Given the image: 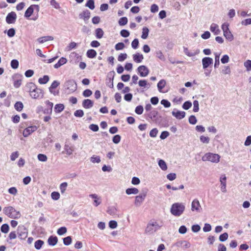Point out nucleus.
<instances>
[{
  "label": "nucleus",
  "instance_id": "obj_1",
  "mask_svg": "<svg viewBox=\"0 0 251 251\" xmlns=\"http://www.w3.org/2000/svg\"><path fill=\"white\" fill-rule=\"evenodd\" d=\"M25 90L29 93L30 96L33 99H42L44 96L43 90L37 88L33 82H30L26 84Z\"/></svg>",
  "mask_w": 251,
  "mask_h": 251
},
{
  "label": "nucleus",
  "instance_id": "obj_2",
  "mask_svg": "<svg viewBox=\"0 0 251 251\" xmlns=\"http://www.w3.org/2000/svg\"><path fill=\"white\" fill-rule=\"evenodd\" d=\"M162 226V225H159L154 220H151L147 224L145 233L148 235L153 234Z\"/></svg>",
  "mask_w": 251,
  "mask_h": 251
},
{
  "label": "nucleus",
  "instance_id": "obj_3",
  "mask_svg": "<svg viewBox=\"0 0 251 251\" xmlns=\"http://www.w3.org/2000/svg\"><path fill=\"white\" fill-rule=\"evenodd\" d=\"M3 211L5 215L11 219H17L21 216L20 211L16 210L13 207L11 206L5 207Z\"/></svg>",
  "mask_w": 251,
  "mask_h": 251
},
{
  "label": "nucleus",
  "instance_id": "obj_4",
  "mask_svg": "<svg viewBox=\"0 0 251 251\" xmlns=\"http://www.w3.org/2000/svg\"><path fill=\"white\" fill-rule=\"evenodd\" d=\"M185 207L182 203L176 202L172 205L170 212L175 216H180L184 212Z\"/></svg>",
  "mask_w": 251,
  "mask_h": 251
},
{
  "label": "nucleus",
  "instance_id": "obj_5",
  "mask_svg": "<svg viewBox=\"0 0 251 251\" xmlns=\"http://www.w3.org/2000/svg\"><path fill=\"white\" fill-rule=\"evenodd\" d=\"M220 156L218 154L211 152L206 153L201 158L203 161H209L213 163H218L220 161Z\"/></svg>",
  "mask_w": 251,
  "mask_h": 251
},
{
  "label": "nucleus",
  "instance_id": "obj_6",
  "mask_svg": "<svg viewBox=\"0 0 251 251\" xmlns=\"http://www.w3.org/2000/svg\"><path fill=\"white\" fill-rule=\"evenodd\" d=\"M17 234L21 240H25L28 235V229L24 225H19L17 228Z\"/></svg>",
  "mask_w": 251,
  "mask_h": 251
},
{
  "label": "nucleus",
  "instance_id": "obj_7",
  "mask_svg": "<svg viewBox=\"0 0 251 251\" xmlns=\"http://www.w3.org/2000/svg\"><path fill=\"white\" fill-rule=\"evenodd\" d=\"M23 76L20 74H15L12 76V80L13 81V86L16 88H19L21 84Z\"/></svg>",
  "mask_w": 251,
  "mask_h": 251
},
{
  "label": "nucleus",
  "instance_id": "obj_8",
  "mask_svg": "<svg viewBox=\"0 0 251 251\" xmlns=\"http://www.w3.org/2000/svg\"><path fill=\"white\" fill-rule=\"evenodd\" d=\"M65 86L69 90L70 93H73L77 89V84L75 80L70 79L66 81Z\"/></svg>",
  "mask_w": 251,
  "mask_h": 251
},
{
  "label": "nucleus",
  "instance_id": "obj_9",
  "mask_svg": "<svg viewBox=\"0 0 251 251\" xmlns=\"http://www.w3.org/2000/svg\"><path fill=\"white\" fill-rule=\"evenodd\" d=\"M147 190L143 191L139 195L135 197L134 204L136 206H140L144 201L147 196Z\"/></svg>",
  "mask_w": 251,
  "mask_h": 251
},
{
  "label": "nucleus",
  "instance_id": "obj_10",
  "mask_svg": "<svg viewBox=\"0 0 251 251\" xmlns=\"http://www.w3.org/2000/svg\"><path fill=\"white\" fill-rule=\"evenodd\" d=\"M138 73L141 77L147 76L149 74V70L148 67L145 65H141L137 68Z\"/></svg>",
  "mask_w": 251,
  "mask_h": 251
},
{
  "label": "nucleus",
  "instance_id": "obj_11",
  "mask_svg": "<svg viewBox=\"0 0 251 251\" xmlns=\"http://www.w3.org/2000/svg\"><path fill=\"white\" fill-rule=\"evenodd\" d=\"M17 19V15L15 12L9 13L6 17V22L8 24H14Z\"/></svg>",
  "mask_w": 251,
  "mask_h": 251
},
{
  "label": "nucleus",
  "instance_id": "obj_12",
  "mask_svg": "<svg viewBox=\"0 0 251 251\" xmlns=\"http://www.w3.org/2000/svg\"><path fill=\"white\" fill-rule=\"evenodd\" d=\"M60 85V82L57 80H54L51 83L50 86L49 87V91L51 94L54 96L59 95V91H53L54 89L57 88Z\"/></svg>",
  "mask_w": 251,
  "mask_h": 251
},
{
  "label": "nucleus",
  "instance_id": "obj_13",
  "mask_svg": "<svg viewBox=\"0 0 251 251\" xmlns=\"http://www.w3.org/2000/svg\"><path fill=\"white\" fill-rule=\"evenodd\" d=\"M38 127L36 126H28L24 130L23 135L25 137L29 136L32 132H34L37 129Z\"/></svg>",
  "mask_w": 251,
  "mask_h": 251
},
{
  "label": "nucleus",
  "instance_id": "obj_14",
  "mask_svg": "<svg viewBox=\"0 0 251 251\" xmlns=\"http://www.w3.org/2000/svg\"><path fill=\"white\" fill-rule=\"evenodd\" d=\"M213 59L209 57H205L202 59V64L203 68L205 69L207 68L210 65L213 64Z\"/></svg>",
  "mask_w": 251,
  "mask_h": 251
},
{
  "label": "nucleus",
  "instance_id": "obj_15",
  "mask_svg": "<svg viewBox=\"0 0 251 251\" xmlns=\"http://www.w3.org/2000/svg\"><path fill=\"white\" fill-rule=\"evenodd\" d=\"M201 209V206L200 205L199 200L197 199H194L191 204V210L192 211H196L197 212H200Z\"/></svg>",
  "mask_w": 251,
  "mask_h": 251
},
{
  "label": "nucleus",
  "instance_id": "obj_16",
  "mask_svg": "<svg viewBox=\"0 0 251 251\" xmlns=\"http://www.w3.org/2000/svg\"><path fill=\"white\" fill-rule=\"evenodd\" d=\"M172 115L175 116L176 119L180 120L184 118L185 116V112L184 111H181L176 110L175 109L172 113Z\"/></svg>",
  "mask_w": 251,
  "mask_h": 251
},
{
  "label": "nucleus",
  "instance_id": "obj_17",
  "mask_svg": "<svg viewBox=\"0 0 251 251\" xmlns=\"http://www.w3.org/2000/svg\"><path fill=\"white\" fill-rule=\"evenodd\" d=\"M91 13L90 12L86 9L83 10L81 13L79 14V17L80 19H83L85 22L87 21L90 18Z\"/></svg>",
  "mask_w": 251,
  "mask_h": 251
},
{
  "label": "nucleus",
  "instance_id": "obj_18",
  "mask_svg": "<svg viewBox=\"0 0 251 251\" xmlns=\"http://www.w3.org/2000/svg\"><path fill=\"white\" fill-rule=\"evenodd\" d=\"M183 51L184 53L189 57L194 56L198 54L200 52L199 49L196 50L194 52L190 51L187 48L184 47H183Z\"/></svg>",
  "mask_w": 251,
  "mask_h": 251
},
{
  "label": "nucleus",
  "instance_id": "obj_19",
  "mask_svg": "<svg viewBox=\"0 0 251 251\" xmlns=\"http://www.w3.org/2000/svg\"><path fill=\"white\" fill-rule=\"evenodd\" d=\"M82 106L85 109H89L93 107L94 102L90 99L84 100L82 101Z\"/></svg>",
  "mask_w": 251,
  "mask_h": 251
},
{
  "label": "nucleus",
  "instance_id": "obj_20",
  "mask_svg": "<svg viewBox=\"0 0 251 251\" xmlns=\"http://www.w3.org/2000/svg\"><path fill=\"white\" fill-rule=\"evenodd\" d=\"M58 242V238L56 236H50L48 240V244L51 246H55Z\"/></svg>",
  "mask_w": 251,
  "mask_h": 251
},
{
  "label": "nucleus",
  "instance_id": "obj_21",
  "mask_svg": "<svg viewBox=\"0 0 251 251\" xmlns=\"http://www.w3.org/2000/svg\"><path fill=\"white\" fill-rule=\"evenodd\" d=\"M53 37L51 36H47L39 37L37 39V40L39 43L43 44L49 41H52L53 40Z\"/></svg>",
  "mask_w": 251,
  "mask_h": 251
},
{
  "label": "nucleus",
  "instance_id": "obj_22",
  "mask_svg": "<svg viewBox=\"0 0 251 251\" xmlns=\"http://www.w3.org/2000/svg\"><path fill=\"white\" fill-rule=\"evenodd\" d=\"M210 29L211 31L214 33L215 35H218L221 32V30L219 28L218 25L215 23H212L211 24Z\"/></svg>",
  "mask_w": 251,
  "mask_h": 251
},
{
  "label": "nucleus",
  "instance_id": "obj_23",
  "mask_svg": "<svg viewBox=\"0 0 251 251\" xmlns=\"http://www.w3.org/2000/svg\"><path fill=\"white\" fill-rule=\"evenodd\" d=\"M144 59L143 54L138 52L133 55V59L136 63H139L142 61Z\"/></svg>",
  "mask_w": 251,
  "mask_h": 251
},
{
  "label": "nucleus",
  "instance_id": "obj_24",
  "mask_svg": "<svg viewBox=\"0 0 251 251\" xmlns=\"http://www.w3.org/2000/svg\"><path fill=\"white\" fill-rule=\"evenodd\" d=\"M67 62V60L65 57H62L60 58L58 61L54 65V67L55 69H58L62 65L66 64Z\"/></svg>",
  "mask_w": 251,
  "mask_h": 251
},
{
  "label": "nucleus",
  "instance_id": "obj_25",
  "mask_svg": "<svg viewBox=\"0 0 251 251\" xmlns=\"http://www.w3.org/2000/svg\"><path fill=\"white\" fill-rule=\"evenodd\" d=\"M97 52L94 49H90L87 51L86 56L89 58H94L97 56Z\"/></svg>",
  "mask_w": 251,
  "mask_h": 251
},
{
  "label": "nucleus",
  "instance_id": "obj_26",
  "mask_svg": "<svg viewBox=\"0 0 251 251\" xmlns=\"http://www.w3.org/2000/svg\"><path fill=\"white\" fill-rule=\"evenodd\" d=\"M223 33H224V36L226 38V39H227L229 41H232L233 40V39H234L233 35L232 34V33L231 32V31H230V30L225 31L223 32Z\"/></svg>",
  "mask_w": 251,
  "mask_h": 251
},
{
  "label": "nucleus",
  "instance_id": "obj_27",
  "mask_svg": "<svg viewBox=\"0 0 251 251\" xmlns=\"http://www.w3.org/2000/svg\"><path fill=\"white\" fill-rule=\"evenodd\" d=\"M34 10L32 7V5H31L28 8L26 9L25 13L24 16L26 19H29V18L32 15L33 13Z\"/></svg>",
  "mask_w": 251,
  "mask_h": 251
},
{
  "label": "nucleus",
  "instance_id": "obj_28",
  "mask_svg": "<svg viewBox=\"0 0 251 251\" xmlns=\"http://www.w3.org/2000/svg\"><path fill=\"white\" fill-rule=\"evenodd\" d=\"M89 197L95 199L94 201V205L95 206H98L101 203V201H99V198H98V195L97 194H90L89 195Z\"/></svg>",
  "mask_w": 251,
  "mask_h": 251
},
{
  "label": "nucleus",
  "instance_id": "obj_29",
  "mask_svg": "<svg viewBox=\"0 0 251 251\" xmlns=\"http://www.w3.org/2000/svg\"><path fill=\"white\" fill-rule=\"evenodd\" d=\"M126 193L127 195L137 194L139 193V190L135 187L129 188L126 189Z\"/></svg>",
  "mask_w": 251,
  "mask_h": 251
},
{
  "label": "nucleus",
  "instance_id": "obj_30",
  "mask_svg": "<svg viewBox=\"0 0 251 251\" xmlns=\"http://www.w3.org/2000/svg\"><path fill=\"white\" fill-rule=\"evenodd\" d=\"M64 108L65 107L63 104H56L55 105L54 110L56 113H58L62 112L64 109Z\"/></svg>",
  "mask_w": 251,
  "mask_h": 251
},
{
  "label": "nucleus",
  "instance_id": "obj_31",
  "mask_svg": "<svg viewBox=\"0 0 251 251\" xmlns=\"http://www.w3.org/2000/svg\"><path fill=\"white\" fill-rule=\"evenodd\" d=\"M32 7L33 8V10L35 9L37 14L36 15L34 16V17H33L31 18V20H32L33 21H36V20L38 19V17H39L38 13L40 10V7H39V5H37V4H32Z\"/></svg>",
  "mask_w": 251,
  "mask_h": 251
},
{
  "label": "nucleus",
  "instance_id": "obj_32",
  "mask_svg": "<svg viewBox=\"0 0 251 251\" xmlns=\"http://www.w3.org/2000/svg\"><path fill=\"white\" fill-rule=\"evenodd\" d=\"M158 112L157 111L155 110H153L151 111L148 114V117L152 120H156L157 116L158 115Z\"/></svg>",
  "mask_w": 251,
  "mask_h": 251
},
{
  "label": "nucleus",
  "instance_id": "obj_33",
  "mask_svg": "<svg viewBox=\"0 0 251 251\" xmlns=\"http://www.w3.org/2000/svg\"><path fill=\"white\" fill-rule=\"evenodd\" d=\"M104 34V32L100 28H98L95 30V36L97 39L101 38Z\"/></svg>",
  "mask_w": 251,
  "mask_h": 251
},
{
  "label": "nucleus",
  "instance_id": "obj_34",
  "mask_svg": "<svg viewBox=\"0 0 251 251\" xmlns=\"http://www.w3.org/2000/svg\"><path fill=\"white\" fill-rule=\"evenodd\" d=\"M149 33V29L147 27H144L142 29V34L141 38L143 39H146L148 38Z\"/></svg>",
  "mask_w": 251,
  "mask_h": 251
},
{
  "label": "nucleus",
  "instance_id": "obj_35",
  "mask_svg": "<svg viewBox=\"0 0 251 251\" xmlns=\"http://www.w3.org/2000/svg\"><path fill=\"white\" fill-rule=\"evenodd\" d=\"M44 244V242L43 240L39 239L35 241L34 243V247L36 250H39L41 249Z\"/></svg>",
  "mask_w": 251,
  "mask_h": 251
},
{
  "label": "nucleus",
  "instance_id": "obj_36",
  "mask_svg": "<svg viewBox=\"0 0 251 251\" xmlns=\"http://www.w3.org/2000/svg\"><path fill=\"white\" fill-rule=\"evenodd\" d=\"M49 76L47 75H45L43 77H40L39 78L38 82L41 84H45L49 81Z\"/></svg>",
  "mask_w": 251,
  "mask_h": 251
},
{
  "label": "nucleus",
  "instance_id": "obj_37",
  "mask_svg": "<svg viewBox=\"0 0 251 251\" xmlns=\"http://www.w3.org/2000/svg\"><path fill=\"white\" fill-rule=\"evenodd\" d=\"M158 165L159 167L163 170V171H166L167 169V165L166 163L165 162L164 160L162 159H160L158 161Z\"/></svg>",
  "mask_w": 251,
  "mask_h": 251
},
{
  "label": "nucleus",
  "instance_id": "obj_38",
  "mask_svg": "<svg viewBox=\"0 0 251 251\" xmlns=\"http://www.w3.org/2000/svg\"><path fill=\"white\" fill-rule=\"evenodd\" d=\"M166 85V81L164 79L160 80L157 83V88L160 92H162V89Z\"/></svg>",
  "mask_w": 251,
  "mask_h": 251
},
{
  "label": "nucleus",
  "instance_id": "obj_39",
  "mask_svg": "<svg viewBox=\"0 0 251 251\" xmlns=\"http://www.w3.org/2000/svg\"><path fill=\"white\" fill-rule=\"evenodd\" d=\"M24 105L21 101H17L14 104V108L18 111H21Z\"/></svg>",
  "mask_w": 251,
  "mask_h": 251
},
{
  "label": "nucleus",
  "instance_id": "obj_40",
  "mask_svg": "<svg viewBox=\"0 0 251 251\" xmlns=\"http://www.w3.org/2000/svg\"><path fill=\"white\" fill-rule=\"evenodd\" d=\"M85 6L93 10L95 7L94 0H88L85 4Z\"/></svg>",
  "mask_w": 251,
  "mask_h": 251
},
{
  "label": "nucleus",
  "instance_id": "obj_41",
  "mask_svg": "<svg viewBox=\"0 0 251 251\" xmlns=\"http://www.w3.org/2000/svg\"><path fill=\"white\" fill-rule=\"evenodd\" d=\"M220 53L217 52L215 53L214 67L215 68H218L220 65Z\"/></svg>",
  "mask_w": 251,
  "mask_h": 251
},
{
  "label": "nucleus",
  "instance_id": "obj_42",
  "mask_svg": "<svg viewBox=\"0 0 251 251\" xmlns=\"http://www.w3.org/2000/svg\"><path fill=\"white\" fill-rule=\"evenodd\" d=\"M0 230L2 233H7L9 230V226L7 224H3L0 227Z\"/></svg>",
  "mask_w": 251,
  "mask_h": 251
},
{
  "label": "nucleus",
  "instance_id": "obj_43",
  "mask_svg": "<svg viewBox=\"0 0 251 251\" xmlns=\"http://www.w3.org/2000/svg\"><path fill=\"white\" fill-rule=\"evenodd\" d=\"M127 22H128V19H127V17H123L120 19V20H119L118 23L120 25L124 26L127 23Z\"/></svg>",
  "mask_w": 251,
  "mask_h": 251
},
{
  "label": "nucleus",
  "instance_id": "obj_44",
  "mask_svg": "<svg viewBox=\"0 0 251 251\" xmlns=\"http://www.w3.org/2000/svg\"><path fill=\"white\" fill-rule=\"evenodd\" d=\"M67 231V229L65 226H62L57 229V233L59 235H62L66 233Z\"/></svg>",
  "mask_w": 251,
  "mask_h": 251
},
{
  "label": "nucleus",
  "instance_id": "obj_45",
  "mask_svg": "<svg viewBox=\"0 0 251 251\" xmlns=\"http://www.w3.org/2000/svg\"><path fill=\"white\" fill-rule=\"evenodd\" d=\"M19 61L17 59H13L11 61V67L13 69H16L19 67Z\"/></svg>",
  "mask_w": 251,
  "mask_h": 251
},
{
  "label": "nucleus",
  "instance_id": "obj_46",
  "mask_svg": "<svg viewBox=\"0 0 251 251\" xmlns=\"http://www.w3.org/2000/svg\"><path fill=\"white\" fill-rule=\"evenodd\" d=\"M228 237V233L227 232H224L220 235L219 239L221 242H225L227 239Z\"/></svg>",
  "mask_w": 251,
  "mask_h": 251
},
{
  "label": "nucleus",
  "instance_id": "obj_47",
  "mask_svg": "<svg viewBox=\"0 0 251 251\" xmlns=\"http://www.w3.org/2000/svg\"><path fill=\"white\" fill-rule=\"evenodd\" d=\"M117 209L114 207H108L107 210V213L111 215H114L116 214Z\"/></svg>",
  "mask_w": 251,
  "mask_h": 251
},
{
  "label": "nucleus",
  "instance_id": "obj_48",
  "mask_svg": "<svg viewBox=\"0 0 251 251\" xmlns=\"http://www.w3.org/2000/svg\"><path fill=\"white\" fill-rule=\"evenodd\" d=\"M72 242V237L70 236H67L63 238V243L66 246L70 245Z\"/></svg>",
  "mask_w": 251,
  "mask_h": 251
},
{
  "label": "nucleus",
  "instance_id": "obj_49",
  "mask_svg": "<svg viewBox=\"0 0 251 251\" xmlns=\"http://www.w3.org/2000/svg\"><path fill=\"white\" fill-rule=\"evenodd\" d=\"M7 36L10 37H13L16 34V30L14 28H10L7 31Z\"/></svg>",
  "mask_w": 251,
  "mask_h": 251
},
{
  "label": "nucleus",
  "instance_id": "obj_50",
  "mask_svg": "<svg viewBox=\"0 0 251 251\" xmlns=\"http://www.w3.org/2000/svg\"><path fill=\"white\" fill-rule=\"evenodd\" d=\"M67 186H68V183L66 182H63L60 185L59 188L60 190V192L62 194H63L65 193Z\"/></svg>",
  "mask_w": 251,
  "mask_h": 251
},
{
  "label": "nucleus",
  "instance_id": "obj_51",
  "mask_svg": "<svg viewBox=\"0 0 251 251\" xmlns=\"http://www.w3.org/2000/svg\"><path fill=\"white\" fill-rule=\"evenodd\" d=\"M37 158L39 161L42 162H46L48 159L47 155L42 153L38 154L37 155Z\"/></svg>",
  "mask_w": 251,
  "mask_h": 251
},
{
  "label": "nucleus",
  "instance_id": "obj_52",
  "mask_svg": "<svg viewBox=\"0 0 251 251\" xmlns=\"http://www.w3.org/2000/svg\"><path fill=\"white\" fill-rule=\"evenodd\" d=\"M109 227L111 229L116 228L118 226L117 222L115 220H111L108 223Z\"/></svg>",
  "mask_w": 251,
  "mask_h": 251
},
{
  "label": "nucleus",
  "instance_id": "obj_53",
  "mask_svg": "<svg viewBox=\"0 0 251 251\" xmlns=\"http://www.w3.org/2000/svg\"><path fill=\"white\" fill-rule=\"evenodd\" d=\"M121 139V137L120 135L117 134L114 135L112 138V141L114 144H118Z\"/></svg>",
  "mask_w": 251,
  "mask_h": 251
},
{
  "label": "nucleus",
  "instance_id": "obj_54",
  "mask_svg": "<svg viewBox=\"0 0 251 251\" xmlns=\"http://www.w3.org/2000/svg\"><path fill=\"white\" fill-rule=\"evenodd\" d=\"M144 111V108L143 106L138 105L136 106L135 109V113L138 115H141L143 113Z\"/></svg>",
  "mask_w": 251,
  "mask_h": 251
},
{
  "label": "nucleus",
  "instance_id": "obj_55",
  "mask_svg": "<svg viewBox=\"0 0 251 251\" xmlns=\"http://www.w3.org/2000/svg\"><path fill=\"white\" fill-rule=\"evenodd\" d=\"M64 149L66 153L69 155H71L73 153V150L72 148L70 147L68 145H65L64 147Z\"/></svg>",
  "mask_w": 251,
  "mask_h": 251
},
{
  "label": "nucleus",
  "instance_id": "obj_56",
  "mask_svg": "<svg viewBox=\"0 0 251 251\" xmlns=\"http://www.w3.org/2000/svg\"><path fill=\"white\" fill-rule=\"evenodd\" d=\"M90 161L92 163H100V158L99 156L93 155L90 158Z\"/></svg>",
  "mask_w": 251,
  "mask_h": 251
},
{
  "label": "nucleus",
  "instance_id": "obj_57",
  "mask_svg": "<svg viewBox=\"0 0 251 251\" xmlns=\"http://www.w3.org/2000/svg\"><path fill=\"white\" fill-rule=\"evenodd\" d=\"M50 4L55 9H59L60 8L59 3L57 2L55 0H50Z\"/></svg>",
  "mask_w": 251,
  "mask_h": 251
},
{
  "label": "nucleus",
  "instance_id": "obj_58",
  "mask_svg": "<svg viewBox=\"0 0 251 251\" xmlns=\"http://www.w3.org/2000/svg\"><path fill=\"white\" fill-rule=\"evenodd\" d=\"M200 140L202 143L208 144L209 143L210 138L208 137H205L203 135H201L200 137Z\"/></svg>",
  "mask_w": 251,
  "mask_h": 251
},
{
  "label": "nucleus",
  "instance_id": "obj_59",
  "mask_svg": "<svg viewBox=\"0 0 251 251\" xmlns=\"http://www.w3.org/2000/svg\"><path fill=\"white\" fill-rule=\"evenodd\" d=\"M193 111L194 112H197L199 110V101L197 100H195L193 101Z\"/></svg>",
  "mask_w": 251,
  "mask_h": 251
},
{
  "label": "nucleus",
  "instance_id": "obj_60",
  "mask_svg": "<svg viewBox=\"0 0 251 251\" xmlns=\"http://www.w3.org/2000/svg\"><path fill=\"white\" fill-rule=\"evenodd\" d=\"M191 106L192 102L190 101H186L182 105V108L185 110L189 109Z\"/></svg>",
  "mask_w": 251,
  "mask_h": 251
},
{
  "label": "nucleus",
  "instance_id": "obj_61",
  "mask_svg": "<svg viewBox=\"0 0 251 251\" xmlns=\"http://www.w3.org/2000/svg\"><path fill=\"white\" fill-rule=\"evenodd\" d=\"M74 115L76 117H82L84 115V112L81 109L76 110L74 113Z\"/></svg>",
  "mask_w": 251,
  "mask_h": 251
},
{
  "label": "nucleus",
  "instance_id": "obj_62",
  "mask_svg": "<svg viewBox=\"0 0 251 251\" xmlns=\"http://www.w3.org/2000/svg\"><path fill=\"white\" fill-rule=\"evenodd\" d=\"M161 104H162L165 108H169L171 106V103L167 100H162L161 101Z\"/></svg>",
  "mask_w": 251,
  "mask_h": 251
},
{
  "label": "nucleus",
  "instance_id": "obj_63",
  "mask_svg": "<svg viewBox=\"0 0 251 251\" xmlns=\"http://www.w3.org/2000/svg\"><path fill=\"white\" fill-rule=\"evenodd\" d=\"M189 122L191 125H195L197 122V119L194 115H191L189 118Z\"/></svg>",
  "mask_w": 251,
  "mask_h": 251
},
{
  "label": "nucleus",
  "instance_id": "obj_64",
  "mask_svg": "<svg viewBox=\"0 0 251 251\" xmlns=\"http://www.w3.org/2000/svg\"><path fill=\"white\" fill-rule=\"evenodd\" d=\"M244 65L247 71H250L251 70V60H247L244 62Z\"/></svg>",
  "mask_w": 251,
  "mask_h": 251
}]
</instances>
